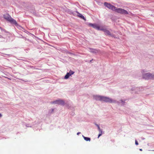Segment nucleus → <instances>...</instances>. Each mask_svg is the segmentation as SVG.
I'll return each mask as SVG.
<instances>
[{
	"label": "nucleus",
	"instance_id": "6ab92c4d",
	"mask_svg": "<svg viewBox=\"0 0 154 154\" xmlns=\"http://www.w3.org/2000/svg\"><path fill=\"white\" fill-rule=\"evenodd\" d=\"M140 151H142V149H140Z\"/></svg>",
	"mask_w": 154,
	"mask_h": 154
},
{
	"label": "nucleus",
	"instance_id": "2eb2a0df",
	"mask_svg": "<svg viewBox=\"0 0 154 154\" xmlns=\"http://www.w3.org/2000/svg\"><path fill=\"white\" fill-rule=\"evenodd\" d=\"M93 52H96V51L95 50H93V51H92Z\"/></svg>",
	"mask_w": 154,
	"mask_h": 154
},
{
	"label": "nucleus",
	"instance_id": "dca6fc26",
	"mask_svg": "<svg viewBox=\"0 0 154 154\" xmlns=\"http://www.w3.org/2000/svg\"><path fill=\"white\" fill-rule=\"evenodd\" d=\"M80 134V132H79L77 133V135H79V134Z\"/></svg>",
	"mask_w": 154,
	"mask_h": 154
},
{
	"label": "nucleus",
	"instance_id": "9b49d317",
	"mask_svg": "<svg viewBox=\"0 0 154 154\" xmlns=\"http://www.w3.org/2000/svg\"><path fill=\"white\" fill-rule=\"evenodd\" d=\"M70 76H71L70 75V74H69L68 73H67L65 76L64 78L66 79H67L69 78Z\"/></svg>",
	"mask_w": 154,
	"mask_h": 154
},
{
	"label": "nucleus",
	"instance_id": "9d476101",
	"mask_svg": "<svg viewBox=\"0 0 154 154\" xmlns=\"http://www.w3.org/2000/svg\"><path fill=\"white\" fill-rule=\"evenodd\" d=\"M83 137L85 140L86 141H90L91 140V139L90 138L88 137H85L83 136Z\"/></svg>",
	"mask_w": 154,
	"mask_h": 154
},
{
	"label": "nucleus",
	"instance_id": "f8f14e48",
	"mask_svg": "<svg viewBox=\"0 0 154 154\" xmlns=\"http://www.w3.org/2000/svg\"><path fill=\"white\" fill-rule=\"evenodd\" d=\"M79 17H81V18H82V19L85 20V17H84L81 14H79Z\"/></svg>",
	"mask_w": 154,
	"mask_h": 154
},
{
	"label": "nucleus",
	"instance_id": "0eeeda50",
	"mask_svg": "<svg viewBox=\"0 0 154 154\" xmlns=\"http://www.w3.org/2000/svg\"><path fill=\"white\" fill-rule=\"evenodd\" d=\"M90 26L93 27L94 28L98 30H100V29L101 28H103L101 27H100L98 25L95 24H93L92 23H89V24Z\"/></svg>",
	"mask_w": 154,
	"mask_h": 154
},
{
	"label": "nucleus",
	"instance_id": "a211bd4d",
	"mask_svg": "<svg viewBox=\"0 0 154 154\" xmlns=\"http://www.w3.org/2000/svg\"><path fill=\"white\" fill-rule=\"evenodd\" d=\"M96 125L97 127V128H98V126H99V125L97 124H96Z\"/></svg>",
	"mask_w": 154,
	"mask_h": 154
},
{
	"label": "nucleus",
	"instance_id": "aec40b11",
	"mask_svg": "<svg viewBox=\"0 0 154 154\" xmlns=\"http://www.w3.org/2000/svg\"><path fill=\"white\" fill-rule=\"evenodd\" d=\"M153 151H154V150H153Z\"/></svg>",
	"mask_w": 154,
	"mask_h": 154
},
{
	"label": "nucleus",
	"instance_id": "1a4fd4ad",
	"mask_svg": "<svg viewBox=\"0 0 154 154\" xmlns=\"http://www.w3.org/2000/svg\"><path fill=\"white\" fill-rule=\"evenodd\" d=\"M98 129L99 132V134L98 135V138L100 136L102 135V130L100 129V128L99 126L98 127Z\"/></svg>",
	"mask_w": 154,
	"mask_h": 154
},
{
	"label": "nucleus",
	"instance_id": "39448f33",
	"mask_svg": "<svg viewBox=\"0 0 154 154\" xmlns=\"http://www.w3.org/2000/svg\"><path fill=\"white\" fill-rule=\"evenodd\" d=\"M143 78L146 79H148L153 78L154 77L150 73H148L143 75Z\"/></svg>",
	"mask_w": 154,
	"mask_h": 154
},
{
	"label": "nucleus",
	"instance_id": "20e7f679",
	"mask_svg": "<svg viewBox=\"0 0 154 154\" xmlns=\"http://www.w3.org/2000/svg\"><path fill=\"white\" fill-rule=\"evenodd\" d=\"M104 5L107 8L111 9L113 11H115L116 8L113 5H111L110 4L107 2L104 3Z\"/></svg>",
	"mask_w": 154,
	"mask_h": 154
},
{
	"label": "nucleus",
	"instance_id": "423d86ee",
	"mask_svg": "<svg viewBox=\"0 0 154 154\" xmlns=\"http://www.w3.org/2000/svg\"><path fill=\"white\" fill-rule=\"evenodd\" d=\"M52 103L63 105L64 104V102L63 100H58L53 102Z\"/></svg>",
	"mask_w": 154,
	"mask_h": 154
},
{
	"label": "nucleus",
	"instance_id": "7ed1b4c3",
	"mask_svg": "<svg viewBox=\"0 0 154 154\" xmlns=\"http://www.w3.org/2000/svg\"><path fill=\"white\" fill-rule=\"evenodd\" d=\"M115 11L117 13L124 14H128V12L125 10L121 8H116L115 10Z\"/></svg>",
	"mask_w": 154,
	"mask_h": 154
},
{
	"label": "nucleus",
	"instance_id": "f3484780",
	"mask_svg": "<svg viewBox=\"0 0 154 154\" xmlns=\"http://www.w3.org/2000/svg\"><path fill=\"white\" fill-rule=\"evenodd\" d=\"M2 114H1L0 113V117H2Z\"/></svg>",
	"mask_w": 154,
	"mask_h": 154
},
{
	"label": "nucleus",
	"instance_id": "ddd939ff",
	"mask_svg": "<svg viewBox=\"0 0 154 154\" xmlns=\"http://www.w3.org/2000/svg\"><path fill=\"white\" fill-rule=\"evenodd\" d=\"M68 73H69V74H70V75H71L74 73V72L71 70H70L69 72Z\"/></svg>",
	"mask_w": 154,
	"mask_h": 154
},
{
	"label": "nucleus",
	"instance_id": "6e6552de",
	"mask_svg": "<svg viewBox=\"0 0 154 154\" xmlns=\"http://www.w3.org/2000/svg\"><path fill=\"white\" fill-rule=\"evenodd\" d=\"M100 30L103 31L107 35H111V33L108 30L106 29H104L103 27L101 28L100 29Z\"/></svg>",
	"mask_w": 154,
	"mask_h": 154
},
{
	"label": "nucleus",
	"instance_id": "4468645a",
	"mask_svg": "<svg viewBox=\"0 0 154 154\" xmlns=\"http://www.w3.org/2000/svg\"><path fill=\"white\" fill-rule=\"evenodd\" d=\"M135 144L137 145H138V142L136 140H135Z\"/></svg>",
	"mask_w": 154,
	"mask_h": 154
},
{
	"label": "nucleus",
	"instance_id": "f257e3e1",
	"mask_svg": "<svg viewBox=\"0 0 154 154\" xmlns=\"http://www.w3.org/2000/svg\"><path fill=\"white\" fill-rule=\"evenodd\" d=\"M94 99L97 100L103 101L106 102L112 103L114 102V101L111 99L106 97L96 95L94 96Z\"/></svg>",
	"mask_w": 154,
	"mask_h": 154
},
{
	"label": "nucleus",
	"instance_id": "f03ea898",
	"mask_svg": "<svg viewBox=\"0 0 154 154\" xmlns=\"http://www.w3.org/2000/svg\"><path fill=\"white\" fill-rule=\"evenodd\" d=\"M4 18L7 21L10 22L11 23L14 25L15 26H17L18 25L16 21L12 18L8 14H6L4 15Z\"/></svg>",
	"mask_w": 154,
	"mask_h": 154
}]
</instances>
